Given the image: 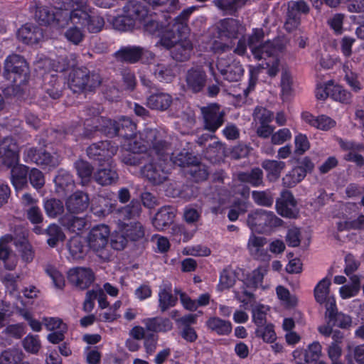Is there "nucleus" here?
Masks as SVG:
<instances>
[{
	"label": "nucleus",
	"instance_id": "f257e3e1",
	"mask_svg": "<svg viewBox=\"0 0 364 364\" xmlns=\"http://www.w3.org/2000/svg\"><path fill=\"white\" fill-rule=\"evenodd\" d=\"M56 4V11L50 12L46 6H40L38 1L31 3V9L35 8L36 18L44 25L55 23L63 28L69 21L75 25H90L91 22L90 9L86 0L73 1V0H53Z\"/></svg>",
	"mask_w": 364,
	"mask_h": 364
},
{
	"label": "nucleus",
	"instance_id": "6ab92c4d",
	"mask_svg": "<svg viewBox=\"0 0 364 364\" xmlns=\"http://www.w3.org/2000/svg\"><path fill=\"white\" fill-rule=\"evenodd\" d=\"M241 24L237 19L225 18L219 21L217 24L218 36L227 39H237L240 35Z\"/></svg>",
	"mask_w": 364,
	"mask_h": 364
},
{
	"label": "nucleus",
	"instance_id": "f704fd0d",
	"mask_svg": "<svg viewBox=\"0 0 364 364\" xmlns=\"http://www.w3.org/2000/svg\"><path fill=\"white\" fill-rule=\"evenodd\" d=\"M264 173L259 167L252 168L250 171H241L237 174L239 181L250 184L252 187L264 186Z\"/></svg>",
	"mask_w": 364,
	"mask_h": 364
},
{
	"label": "nucleus",
	"instance_id": "37998d69",
	"mask_svg": "<svg viewBox=\"0 0 364 364\" xmlns=\"http://www.w3.org/2000/svg\"><path fill=\"white\" fill-rule=\"evenodd\" d=\"M44 210L46 215L49 218H56L58 215H61L64 211V205L61 200L50 198L47 199L43 203Z\"/></svg>",
	"mask_w": 364,
	"mask_h": 364
},
{
	"label": "nucleus",
	"instance_id": "c9c22d12",
	"mask_svg": "<svg viewBox=\"0 0 364 364\" xmlns=\"http://www.w3.org/2000/svg\"><path fill=\"white\" fill-rule=\"evenodd\" d=\"M218 70L223 76V80L228 82H237L242 76L244 69L239 63H233L222 68L221 62L217 65Z\"/></svg>",
	"mask_w": 364,
	"mask_h": 364
},
{
	"label": "nucleus",
	"instance_id": "6e6552de",
	"mask_svg": "<svg viewBox=\"0 0 364 364\" xmlns=\"http://www.w3.org/2000/svg\"><path fill=\"white\" fill-rule=\"evenodd\" d=\"M247 222L252 229L260 233H269L273 228L279 227L283 223V220L273 212L262 209H257L249 214Z\"/></svg>",
	"mask_w": 364,
	"mask_h": 364
},
{
	"label": "nucleus",
	"instance_id": "49530a36",
	"mask_svg": "<svg viewBox=\"0 0 364 364\" xmlns=\"http://www.w3.org/2000/svg\"><path fill=\"white\" fill-rule=\"evenodd\" d=\"M122 306L120 300L116 301L112 306H109L107 311L100 313L98 319L100 321L112 323L120 317V314L117 313L119 309Z\"/></svg>",
	"mask_w": 364,
	"mask_h": 364
},
{
	"label": "nucleus",
	"instance_id": "cd10ccee",
	"mask_svg": "<svg viewBox=\"0 0 364 364\" xmlns=\"http://www.w3.org/2000/svg\"><path fill=\"white\" fill-rule=\"evenodd\" d=\"M116 209L115 201L101 196L92 197V215L99 218L105 217Z\"/></svg>",
	"mask_w": 364,
	"mask_h": 364
},
{
	"label": "nucleus",
	"instance_id": "79ce46f5",
	"mask_svg": "<svg viewBox=\"0 0 364 364\" xmlns=\"http://www.w3.org/2000/svg\"><path fill=\"white\" fill-rule=\"evenodd\" d=\"M305 173L300 168L294 166L282 178V184L287 188H293L305 178Z\"/></svg>",
	"mask_w": 364,
	"mask_h": 364
},
{
	"label": "nucleus",
	"instance_id": "2f4dec72",
	"mask_svg": "<svg viewBox=\"0 0 364 364\" xmlns=\"http://www.w3.org/2000/svg\"><path fill=\"white\" fill-rule=\"evenodd\" d=\"M88 196L81 191H77L67 199L66 207L69 212L76 213L85 210L88 206Z\"/></svg>",
	"mask_w": 364,
	"mask_h": 364
},
{
	"label": "nucleus",
	"instance_id": "338daca9",
	"mask_svg": "<svg viewBox=\"0 0 364 364\" xmlns=\"http://www.w3.org/2000/svg\"><path fill=\"white\" fill-rule=\"evenodd\" d=\"M24 349L31 353L36 354L41 348V342L38 336L28 335L23 341Z\"/></svg>",
	"mask_w": 364,
	"mask_h": 364
},
{
	"label": "nucleus",
	"instance_id": "7c9ffc66",
	"mask_svg": "<svg viewBox=\"0 0 364 364\" xmlns=\"http://www.w3.org/2000/svg\"><path fill=\"white\" fill-rule=\"evenodd\" d=\"M206 328L218 336H228L232 330L230 321L224 320L218 316H210L205 321Z\"/></svg>",
	"mask_w": 364,
	"mask_h": 364
},
{
	"label": "nucleus",
	"instance_id": "4d7b16f0",
	"mask_svg": "<svg viewBox=\"0 0 364 364\" xmlns=\"http://www.w3.org/2000/svg\"><path fill=\"white\" fill-rule=\"evenodd\" d=\"M247 203L244 200H235L228 213V219L230 221L237 220L240 214L247 211Z\"/></svg>",
	"mask_w": 364,
	"mask_h": 364
},
{
	"label": "nucleus",
	"instance_id": "6e6d98bb",
	"mask_svg": "<svg viewBox=\"0 0 364 364\" xmlns=\"http://www.w3.org/2000/svg\"><path fill=\"white\" fill-rule=\"evenodd\" d=\"M255 334L257 337L262 338L267 343H272L276 340L274 326L272 323H268L262 327L257 328Z\"/></svg>",
	"mask_w": 364,
	"mask_h": 364
},
{
	"label": "nucleus",
	"instance_id": "052dcab7",
	"mask_svg": "<svg viewBox=\"0 0 364 364\" xmlns=\"http://www.w3.org/2000/svg\"><path fill=\"white\" fill-rule=\"evenodd\" d=\"M294 154L298 156L303 155L310 149V142L307 136L299 133L294 137Z\"/></svg>",
	"mask_w": 364,
	"mask_h": 364
},
{
	"label": "nucleus",
	"instance_id": "5701e85b",
	"mask_svg": "<svg viewBox=\"0 0 364 364\" xmlns=\"http://www.w3.org/2000/svg\"><path fill=\"white\" fill-rule=\"evenodd\" d=\"M117 129V121L92 114V132H99L107 136L114 137L116 136Z\"/></svg>",
	"mask_w": 364,
	"mask_h": 364
},
{
	"label": "nucleus",
	"instance_id": "a878e982",
	"mask_svg": "<svg viewBox=\"0 0 364 364\" xmlns=\"http://www.w3.org/2000/svg\"><path fill=\"white\" fill-rule=\"evenodd\" d=\"M0 158L8 159L6 162L9 165L18 162V147L13 138L6 137L0 143Z\"/></svg>",
	"mask_w": 364,
	"mask_h": 364
},
{
	"label": "nucleus",
	"instance_id": "20e7f679",
	"mask_svg": "<svg viewBox=\"0 0 364 364\" xmlns=\"http://www.w3.org/2000/svg\"><path fill=\"white\" fill-rule=\"evenodd\" d=\"M117 150L118 146L109 140L92 143V171L98 166L94 178L102 186L111 185L118 179L112 159Z\"/></svg>",
	"mask_w": 364,
	"mask_h": 364
},
{
	"label": "nucleus",
	"instance_id": "a211bd4d",
	"mask_svg": "<svg viewBox=\"0 0 364 364\" xmlns=\"http://www.w3.org/2000/svg\"><path fill=\"white\" fill-rule=\"evenodd\" d=\"M68 279L77 289H86L91 284V271L84 267L71 269L68 272Z\"/></svg>",
	"mask_w": 364,
	"mask_h": 364
},
{
	"label": "nucleus",
	"instance_id": "13d9d810",
	"mask_svg": "<svg viewBox=\"0 0 364 364\" xmlns=\"http://www.w3.org/2000/svg\"><path fill=\"white\" fill-rule=\"evenodd\" d=\"M22 352L18 349L4 351L0 357V364H18L22 358Z\"/></svg>",
	"mask_w": 364,
	"mask_h": 364
},
{
	"label": "nucleus",
	"instance_id": "4468645a",
	"mask_svg": "<svg viewBox=\"0 0 364 364\" xmlns=\"http://www.w3.org/2000/svg\"><path fill=\"white\" fill-rule=\"evenodd\" d=\"M325 318H329L334 327L341 329H349L352 326L351 316L338 311L335 299L326 302Z\"/></svg>",
	"mask_w": 364,
	"mask_h": 364
},
{
	"label": "nucleus",
	"instance_id": "c85d7f7f",
	"mask_svg": "<svg viewBox=\"0 0 364 364\" xmlns=\"http://www.w3.org/2000/svg\"><path fill=\"white\" fill-rule=\"evenodd\" d=\"M178 298L172 294V285L170 283L164 284L160 287L159 291V307L161 311L176 305Z\"/></svg>",
	"mask_w": 364,
	"mask_h": 364
},
{
	"label": "nucleus",
	"instance_id": "c03bdc74",
	"mask_svg": "<svg viewBox=\"0 0 364 364\" xmlns=\"http://www.w3.org/2000/svg\"><path fill=\"white\" fill-rule=\"evenodd\" d=\"M75 168L81 184L82 186L89 185L91 182V168L89 162L81 159L78 160L75 163Z\"/></svg>",
	"mask_w": 364,
	"mask_h": 364
},
{
	"label": "nucleus",
	"instance_id": "4be33fe9",
	"mask_svg": "<svg viewBox=\"0 0 364 364\" xmlns=\"http://www.w3.org/2000/svg\"><path fill=\"white\" fill-rule=\"evenodd\" d=\"M175 217L176 210L173 207L163 206L155 214L152 224L157 230L161 231L173 223Z\"/></svg>",
	"mask_w": 364,
	"mask_h": 364
},
{
	"label": "nucleus",
	"instance_id": "8fccbe9b",
	"mask_svg": "<svg viewBox=\"0 0 364 364\" xmlns=\"http://www.w3.org/2000/svg\"><path fill=\"white\" fill-rule=\"evenodd\" d=\"M154 75L158 80L165 82H171L175 77L172 69L162 64H157L154 67Z\"/></svg>",
	"mask_w": 364,
	"mask_h": 364
},
{
	"label": "nucleus",
	"instance_id": "dca6fc26",
	"mask_svg": "<svg viewBox=\"0 0 364 364\" xmlns=\"http://www.w3.org/2000/svg\"><path fill=\"white\" fill-rule=\"evenodd\" d=\"M129 153L124 156L123 161L130 166H139L143 164L146 156L147 146H144L141 141L137 140L128 143Z\"/></svg>",
	"mask_w": 364,
	"mask_h": 364
},
{
	"label": "nucleus",
	"instance_id": "ddd939ff",
	"mask_svg": "<svg viewBox=\"0 0 364 364\" xmlns=\"http://www.w3.org/2000/svg\"><path fill=\"white\" fill-rule=\"evenodd\" d=\"M276 209L281 216L286 218H297L299 210L297 201L290 191H283L280 198L276 200Z\"/></svg>",
	"mask_w": 364,
	"mask_h": 364
},
{
	"label": "nucleus",
	"instance_id": "a18cd8bd",
	"mask_svg": "<svg viewBox=\"0 0 364 364\" xmlns=\"http://www.w3.org/2000/svg\"><path fill=\"white\" fill-rule=\"evenodd\" d=\"M322 346L318 341H314L308 346L304 353V360L307 364L316 363L321 356Z\"/></svg>",
	"mask_w": 364,
	"mask_h": 364
},
{
	"label": "nucleus",
	"instance_id": "9d476101",
	"mask_svg": "<svg viewBox=\"0 0 364 364\" xmlns=\"http://www.w3.org/2000/svg\"><path fill=\"white\" fill-rule=\"evenodd\" d=\"M110 229L105 224L92 225V252L104 261L110 258L107 250Z\"/></svg>",
	"mask_w": 364,
	"mask_h": 364
},
{
	"label": "nucleus",
	"instance_id": "9b49d317",
	"mask_svg": "<svg viewBox=\"0 0 364 364\" xmlns=\"http://www.w3.org/2000/svg\"><path fill=\"white\" fill-rule=\"evenodd\" d=\"M23 157L26 162H33L48 170L55 168L60 163L58 155L50 154L43 149L28 148L25 151Z\"/></svg>",
	"mask_w": 364,
	"mask_h": 364
},
{
	"label": "nucleus",
	"instance_id": "72a5a7b5",
	"mask_svg": "<svg viewBox=\"0 0 364 364\" xmlns=\"http://www.w3.org/2000/svg\"><path fill=\"white\" fill-rule=\"evenodd\" d=\"M262 168L267 172V178L269 181H277L282 171L286 167V163L274 159H265L261 164Z\"/></svg>",
	"mask_w": 364,
	"mask_h": 364
},
{
	"label": "nucleus",
	"instance_id": "c756f323",
	"mask_svg": "<svg viewBox=\"0 0 364 364\" xmlns=\"http://www.w3.org/2000/svg\"><path fill=\"white\" fill-rule=\"evenodd\" d=\"M116 136L129 140V142H133L136 140V124L131 119L122 117L117 122Z\"/></svg>",
	"mask_w": 364,
	"mask_h": 364
},
{
	"label": "nucleus",
	"instance_id": "de8ad7c7",
	"mask_svg": "<svg viewBox=\"0 0 364 364\" xmlns=\"http://www.w3.org/2000/svg\"><path fill=\"white\" fill-rule=\"evenodd\" d=\"M141 211V202L139 200L133 199L130 203L119 210L124 219H131L138 217Z\"/></svg>",
	"mask_w": 364,
	"mask_h": 364
},
{
	"label": "nucleus",
	"instance_id": "473e14b6",
	"mask_svg": "<svg viewBox=\"0 0 364 364\" xmlns=\"http://www.w3.org/2000/svg\"><path fill=\"white\" fill-rule=\"evenodd\" d=\"M146 329L151 333L167 332L172 329L173 324L167 318L152 317L142 321Z\"/></svg>",
	"mask_w": 364,
	"mask_h": 364
},
{
	"label": "nucleus",
	"instance_id": "e2e57ef3",
	"mask_svg": "<svg viewBox=\"0 0 364 364\" xmlns=\"http://www.w3.org/2000/svg\"><path fill=\"white\" fill-rule=\"evenodd\" d=\"M264 272L265 269L261 267L255 269L252 274L245 279V284L247 287L257 288L261 284L264 279Z\"/></svg>",
	"mask_w": 364,
	"mask_h": 364
},
{
	"label": "nucleus",
	"instance_id": "412c9836",
	"mask_svg": "<svg viewBox=\"0 0 364 364\" xmlns=\"http://www.w3.org/2000/svg\"><path fill=\"white\" fill-rule=\"evenodd\" d=\"M89 81V70L85 68H73L68 76V84L74 92L84 90Z\"/></svg>",
	"mask_w": 364,
	"mask_h": 364
},
{
	"label": "nucleus",
	"instance_id": "aec40b11",
	"mask_svg": "<svg viewBox=\"0 0 364 364\" xmlns=\"http://www.w3.org/2000/svg\"><path fill=\"white\" fill-rule=\"evenodd\" d=\"M207 75L205 71L198 68H191L186 76L187 87L193 93L201 92L206 84Z\"/></svg>",
	"mask_w": 364,
	"mask_h": 364
},
{
	"label": "nucleus",
	"instance_id": "774afa93",
	"mask_svg": "<svg viewBox=\"0 0 364 364\" xmlns=\"http://www.w3.org/2000/svg\"><path fill=\"white\" fill-rule=\"evenodd\" d=\"M46 231L50 236L48 239V244L50 247H54L58 241L64 239V235L57 225L52 224L49 225Z\"/></svg>",
	"mask_w": 364,
	"mask_h": 364
},
{
	"label": "nucleus",
	"instance_id": "69168bd1",
	"mask_svg": "<svg viewBox=\"0 0 364 364\" xmlns=\"http://www.w3.org/2000/svg\"><path fill=\"white\" fill-rule=\"evenodd\" d=\"M63 225L66 226L72 232H80L85 226L86 222L85 218L70 216L63 221Z\"/></svg>",
	"mask_w": 364,
	"mask_h": 364
},
{
	"label": "nucleus",
	"instance_id": "5fc2aeb1",
	"mask_svg": "<svg viewBox=\"0 0 364 364\" xmlns=\"http://www.w3.org/2000/svg\"><path fill=\"white\" fill-rule=\"evenodd\" d=\"M44 89L53 99H58L61 96L62 86L58 77L53 75L50 76V80L48 83L45 84Z\"/></svg>",
	"mask_w": 364,
	"mask_h": 364
},
{
	"label": "nucleus",
	"instance_id": "f3484780",
	"mask_svg": "<svg viewBox=\"0 0 364 364\" xmlns=\"http://www.w3.org/2000/svg\"><path fill=\"white\" fill-rule=\"evenodd\" d=\"M188 33L189 30L183 36H177V39L173 43V46L167 48L168 49L172 48L171 55L176 61L184 62L188 60L191 56L193 50L191 42L190 41H182L183 38H186Z\"/></svg>",
	"mask_w": 364,
	"mask_h": 364
},
{
	"label": "nucleus",
	"instance_id": "a19ab883",
	"mask_svg": "<svg viewBox=\"0 0 364 364\" xmlns=\"http://www.w3.org/2000/svg\"><path fill=\"white\" fill-rule=\"evenodd\" d=\"M215 6L225 14L235 16L245 4V0H215Z\"/></svg>",
	"mask_w": 364,
	"mask_h": 364
},
{
	"label": "nucleus",
	"instance_id": "0e129e2a",
	"mask_svg": "<svg viewBox=\"0 0 364 364\" xmlns=\"http://www.w3.org/2000/svg\"><path fill=\"white\" fill-rule=\"evenodd\" d=\"M252 197L256 204L262 206L270 207L274 202L272 195L266 191H253Z\"/></svg>",
	"mask_w": 364,
	"mask_h": 364
},
{
	"label": "nucleus",
	"instance_id": "f8f14e48",
	"mask_svg": "<svg viewBox=\"0 0 364 364\" xmlns=\"http://www.w3.org/2000/svg\"><path fill=\"white\" fill-rule=\"evenodd\" d=\"M203 119V127L205 130L215 133L224 123L223 112L217 103H212L201 108Z\"/></svg>",
	"mask_w": 364,
	"mask_h": 364
},
{
	"label": "nucleus",
	"instance_id": "4c0bfd02",
	"mask_svg": "<svg viewBox=\"0 0 364 364\" xmlns=\"http://www.w3.org/2000/svg\"><path fill=\"white\" fill-rule=\"evenodd\" d=\"M69 258L73 260L83 259L87 254L89 246L83 245L82 238L79 236L73 237L68 243Z\"/></svg>",
	"mask_w": 364,
	"mask_h": 364
},
{
	"label": "nucleus",
	"instance_id": "ea45409f",
	"mask_svg": "<svg viewBox=\"0 0 364 364\" xmlns=\"http://www.w3.org/2000/svg\"><path fill=\"white\" fill-rule=\"evenodd\" d=\"M331 285V280L327 277L322 279L315 287L314 292V297L316 302L320 304H326V302L331 299H334L333 297H328L329 287Z\"/></svg>",
	"mask_w": 364,
	"mask_h": 364
},
{
	"label": "nucleus",
	"instance_id": "bb28decb",
	"mask_svg": "<svg viewBox=\"0 0 364 364\" xmlns=\"http://www.w3.org/2000/svg\"><path fill=\"white\" fill-rule=\"evenodd\" d=\"M145 139L143 145L147 146V151L153 150L157 155H163L167 146V143L162 139H159L156 129H149L144 134Z\"/></svg>",
	"mask_w": 364,
	"mask_h": 364
},
{
	"label": "nucleus",
	"instance_id": "39448f33",
	"mask_svg": "<svg viewBox=\"0 0 364 364\" xmlns=\"http://www.w3.org/2000/svg\"><path fill=\"white\" fill-rule=\"evenodd\" d=\"M124 14L113 19V26L117 30L127 31L134 28L136 21L142 23L149 14L148 7L139 0H131L124 6Z\"/></svg>",
	"mask_w": 364,
	"mask_h": 364
},
{
	"label": "nucleus",
	"instance_id": "864d4df0",
	"mask_svg": "<svg viewBox=\"0 0 364 364\" xmlns=\"http://www.w3.org/2000/svg\"><path fill=\"white\" fill-rule=\"evenodd\" d=\"M253 119L260 124H269L274 117L272 111L262 106H257L253 111Z\"/></svg>",
	"mask_w": 364,
	"mask_h": 364
},
{
	"label": "nucleus",
	"instance_id": "7ed1b4c3",
	"mask_svg": "<svg viewBox=\"0 0 364 364\" xmlns=\"http://www.w3.org/2000/svg\"><path fill=\"white\" fill-rule=\"evenodd\" d=\"M193 8L183 10L171 22L160 21L153 16L145 18L144 31L160 38V43L165 48H170L177 39V36H183L188 31V21Z\"/></svg>",
	"mask_w": 364,
	"mask_h": 364
},
{
	"label": "nucleus",
	"instance_id": "3c124183",
	"mask_svg": "<svg viewBox=\"0 0 364 364\" xmlns=\"http://www.w3.org/2000/svg\"><path fill=\"white\" fill-rule=\"evenodd\" d=\"M188 173L196 182L205 181L209 174L207 166L199 161L189 168Z\"/></svg>",
	"mask_w": 364,
	"mask_h": 364
},
{
	"label": "nucleus",
	"instance_id": "603ef678",
	"mask_svg": "<svg viewBox=\"0 0 364 364\" xmlns=\"http://www.w3.org/2000/svg\"><path fill=\"white\" fill-rule=\"evenodd\" d=\"M198 161V159L196 156L188 151H181L175 157L173 163L181 167H189L191 168L193 164H196Z\"/></svg>",
	"mask_w": 364,
	"mask_h": 364
},
{
	"label": "nucleus",
	"instance_id": "58836bf2",
	"mask_svg": "<svg viewBox=\"0 0 364 364\" xmlns=\"http://www.w3.org/2000/svg\"><path fill=\"white\" fill-rule=\"evenodd\" d=\"M28 168L21 164L13 166L11 171V182L16 190H21L27 183Z\"/></svg>",
	"mask_w": 364,
	"mask_h": 364
},
{
	"label": "nucleus",
	"instance_id": "393cba45",
	"mask_svg": "<svg viewBox=\"0 0 364 364\" xmlns=\"http://www.w3.org/2000/svg\"><path fill=\"white\" fill-rule=\"evenodd\" d=\"M173 102L171 95L160 92L159 90L150 94L146 99L147 106L151 109L159 111L167 110Z\"/></svg>",
	"mask_w": 364,
	"mask_h": 364
},
{
	"label": "nucleus",
	"instance_id": "1a4fd4ad",
	"mask_svg": "<svg viewBox=\"0 0 364 364\" xmlns=\"http://www.w3.org/2000/svg\"><path fill=\"white\" fill-rule=\"evenodd\" d=\"M141 175L154 185H160L168 179L169 171L165 160L151 159L141 169Z\"/></svg>",
	"mask_w": 364,
	"mask_h": 364
},
{
	"label": "nucleus",
	"instance_id": "0eeeda50",
	"mask_svg": "<svg viewBox=\"0 0 364 364\" xmlns=\"http://www.w3.org/2000/svg\"><path fill=\"white\" fill-rule=\"evenodd\" d=\"M114 58L121 63L128 64H151L154 58L155 54L139 46H123L114 53Z\"/></svg>",
	"mask_w": 364,
	"mask_h": 364
},
{
	"label": "nucleus",
	"instance_id": "f03ea898",
	"mask_svg": "<svg viewBox=\"0 0 364 364\" xmlns=\"http://www.w3.org/2000/svg\"><path fill=\"white\" fill-rule=\"evenodd\" d=\"M262 28H254L247 38V46L255 60L262 61L261 65L267 69V74L275 77L279 72L280 54L284 45L279 41H264Z\"/></svg>",
	"mask_w": 364,
	"mask_h": 364
},
{
	"label": "nucleus",
	"instance_id": "b1692460",
	"mask_svg": "<svg viewBox=\"0 0 364 364\" xmlns=\"http://www.w3.org/2000/svg\"><path fill=\"white\" fill-rule=\"evenodd\" d=\"M18 38L26 44H35L43 38L42 30L31 23L21 26L17 33Z\"/></svg>",
	"mask_w": 364,
	"mask_h": 364
},
{
	"label": "nucleus",
	"instance_id": "e433bc0d",
	"mask_svg": "<svg viewBox=\"0 0 364 364\" xmlns=\"http://www.w3.org/2000/svg\"><path fill=\"white\" fill-rule=\"evenodd\" d=\"M122 232L127 237V240L132 242L139 241L145 236V228L139 222H130L123 223L121 228Z\"/></svg>",
	"mask_w": 364,
	"mask_h": 364
},
{
	"label": "nucleus",
	"instance_id": "bf43d9fd",
	"mask_svg": "<svg viewBox=\"0 0 364 364\" xmlns=\"http://www.w3.org/2000/svg\"><path fill=\"white\" fill-rule=\"evenodd\" d=\"M343 71L345 72V80L351 90L355 92L361 90L363 85L358 80V74L350 70L346 65L343 66Z\"/></svg>",
	"mask_w": 364,
	"mask_h": 364
},
{
	"label": "nucleus",
	"instance_id": "2eb2a0df",
	"mask_svg": "<svg viewBox=\"0 0 364 364\" xmlns=\"http://www.w3.org/2000/svg\"><path fill=\"white\" fill-rule=\"evenodd\" d=\"M338 144L343 151H348V153L344 155L343 159L346 161L353 162L357 167L361 168L364 166V157L357 153L364 151V144L357 143L353 141L343 140L340 138L338 140Z\"/></svg>",
	"mask_w": 364,
	"mask_h": 364
},
{
	"label": "nucleus",
	"instance_id": "09e8293b",
	"mask_svg": "<svg viewBox=\"0 0 364 364\" xmlns=\"http://www.w3.org/2000/svg\"><path fill=\"white\" fill-rule=\"evenodd\" d=\"M331 97L336 101H338L344 104H348L351 101L352 95L342 86L334 85L333 83Z\"/></svg>",
	"mask_w": 364,
	"mask_h": 364
},
{
	"label": "nucleus",
	"instance_id": "423d86ee",
	"mask_svg": "<svg viewBox=\"0 0 364 364\" xmlns=\"http://www.w3.org/2000/svg\"><path fill=\"white\" fill-rule=\"evenodd\" d=\"M28 73L27 62L21 55L12 54L5 59L4 75L8 80L16 85H21L27 81Z\"/></svg>",
	"mask_w": 364,
	"mask_h": 364
},
{
	"label": "nucleus",
	"instance_id": "680f3d73",
	"mask_svg": "<svg viewBox=\"0 0 364 364\" xmlns=\"http://www.w3.org/2000/svg\"><path fill=\"white\" fill-rule=\"evenodd\" d=\"M109 239L111 247L117 251L124 250L128 242L127 237L122 230L112 232L110 234Z\"/></svg>",
	"mask_w": 364,
	"mask_h": 364
}]
</instances>
